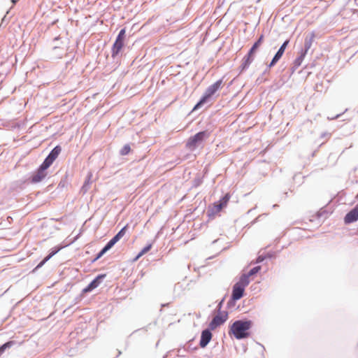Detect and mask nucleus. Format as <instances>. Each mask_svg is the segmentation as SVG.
I'll return each mask as SVG.
<instances>
[{
    "mask_svg": "<svg viewBox=\"0 0 358 358\" xmlns=\"http://www.w3.org/2000/svg\"><path fill=\"white\" fill-rule=\"evenodd\" d=\"M252 325L253 322L250 320H235L229 327V334L233 335L238 340L247 338L250 336V329Z\"/></svg>",
    "mask_w": 358,
    "mask_h": 358,
    "instance_id": "f257e3e1",
    "label": "nucleus"
},
{
    "mask_svg": "<svg viewBox=\"0 0 358 358\" xmlns=\"http://www.w3.org/2000/svg\"><path fill=\"white\" fill-rule=\"evenodd\" d=\"M210 135V132L208 130H203L197 132L188 138L186 143V148L190 151H194L197 148L201 146L207 138H208Z\"/></svg>",
    "mask_w": 358,
    "mask_h": 358,
    "instance_id": "f03ea898",
    "label": "nucleus"
},
{
    "mask_svg": "<svg viewBox=\"0 0 358 358\" xmlns=\"http://www.w3.org/2000/svg\"><path fill=\"white\" fill-rule=\"evenodd\" d=\"M127 225L123 227L96 254V257L92 260L94 263L105 255L109 250H110L115 243H117L125 234Z\"/></svg>",
    "mask_w": 358,
    "mask_h": 358,
    "instance_id": "7ed1b4c3",
    "label": "nucleus"
},
{
    "mask_svg": "<svg viewBox=\"0 0 358 358\" xmlns=\"http://www.w3.org/2000/svg\"><path fill=\"white\" fill-rule=\"evenodd\" d=\"M230 194L227 193L219 201L213 203V207H209L207 210V215L210 219L214 218L215 215L220 213L225 207L230 199Z\"/></svg>",
    "mask_w": 358,
    "mask_h": 358,
    "instance_id": "20e7f679",
    "label": "nucleus"
},
{
    "mask_svg": "<svg viewBox=\"0 0 358 358\" xmlns=\"http://www.w3.org/2000/svg\"><path fill=\"white\" fill-rule=\"evenodd\" d=\"M126 38V29L122 28L119 31L115 42L112 46L111 49V56L113 59H115L117 55L120 53L121 50L124 45V40Z\"/></svg>",
    "mask_w": 358,
    "mask_h": 358,
    "instance_id": "39448f33",
    "label": "nucleus"
},
{
    "mask_svg": "<svg viewBox=\"0 0 358 358\" xmlns=\"http://www.w3.org/2000/svg\"><path fill=\"white\" fill-rule=\"evenodd\" d=\"M48 167L45 164L42 163L38 168L34 171L29 178L31 183L36 184L41 182L48 175Z\"/></svg>",
    "mask_w": 358,
    "mask_h": 358,
    "instance_id": "423d86ee",
    "label": "nucleus"
},
{
    "mask_svg": "<svg viewBox=\"0 0 358 358\" xmlns=\"http://www.w3.org/2000/svg\"><path fill=\"white\" fill-rule=\"evenodd\" d=\"M228 315L227 311L217 312V314L210 322L208 327H209L210 329L215 330L227 320Z\"/></svg>",
    "mask_w": 358,
    "mask_h": 358,
    "instance_id": "0eeeda50",
    "label": "nucleus"
},
{
    "mask_svg": "<svg viewBox=\"0 0 358 358\" xmlns=\"http://www.w3.org/2000/svg\"><path fill=\"white\" fill-rule=\"evenodd\" d=\"M106 274L101 273L96 276L87 287H85L83 290L82 293L85 294L92 292L93 289L99 287V285L102 282L103 279L106 278Z\"/></svg>",
    "mask_w": 358,
    "mask_h": 358,
    "instance_id": "6e6552de",
    "label": "nucleus"
},
{
    "mask_svg": "<svg viewBox=\"0 0 358 358\" xmlns=\"http://www.w3.org/2000/svg\"><path fill=\"white\" fill-rule=\"evenodd\" d=\"M62 152V147L60 145H56L52 150L49 152L48 156L45 157L43 163L45 164L48 167H50L54 161L58 157L59 155Z\"/></svg>",
    "mask_w": 358,
    "mask_h": 358,
    "instance_id": "1a4fd4ad",
    "label": "nucleus"
},
{
    "mask_svg": "<svg viewBox=\"0 0 358 358\" xmlns=\"http://www.w3.org/2000/svg\"><path fill=\"white\" fill-rule=\"evenodd\" d=\"M222 84V79H220L214 83L213 85H210L207 87L204 94H203L205 97H206L208 100L217 92V90L221 87Z\"/></svg>",
    "mask_w": 358,
    "mask_h": 358,
    "instance_id": "9d476101",
    "label": "nucleus"
},
{
    "mask_svg": "<svg viewBox=\"0 0 358 358\" xmlns=\"http://www.w3.org/2000/svg\"><path fill=\"white\" fill-rule=\"evenodd\" d=\"M213 330L210 329L209 327L203 329L201 331L199 346L201 348H206L212 339L213 334L211 333Z\"/></svg>",
    "mask_w": 358,
    "mask_h": 358,
    "instance_id": "9b49d317",
    "label": "nucleus"
},
{
    "mask_svg": "<svg viewBox=\"0 0 358 358\" xmlns=\"http://www.w3.org/2000/svg\"><path fill=\"white\" fill-rule=\"evenodd\" d=\"M358 220V204L351 209L344 217V223L350 224Z\"/></svg>",
    "mask_w": 358,
    "mask_h": 358,
    "instance_id": "f8f14e48",
    "label": "nucleus"
},
{
    "mask_svg": "<svg viewBox=\"0 0 358 358\" xmlns=\"http://www.w3.org/2000/svg\"><path fill=\"white\" fill-rule=\"evenodd\" d=\"M255 56L249 52H248L247 55L244 56V57L242 59V62L238 67L240 73L246 71L249 68L250 65L253 62Z\"/></svg>",
    "mask_w": 358,
    "mask_h": 358,
    "instance_id": "ddd939ff",
    "label": "nucleus"
},
{
    "mask_svg": "<svg viewBox=\"0 0 358 358\" xmlns=\"http://www.w3.org/2000/svg\"><path fill=\"white\" fill-rule=\"evenodd\" d=\"M62 249L59 246H55L50 249L49 254L36 266L35 270L41 268L50 258L55 255Z\"/></svg>",
    "mask_w": 358,
    "mask_h": 358,
    "instance_id": "4468645a",
    "label": "nucleus"
},
{
    "mask_svg": "<svg viewBox=\"0 0 358 358\" xmlns=\"http://www.w3.org/2000/svg\"><path fill=\"white\" fill-rule=\"evenodd\" d=\"M315 37V35L314 32H312L306 36L304 41V46L303 48L301 49V52H304L306 55L307 54L308 51L312 46Z\"/></svg>",
    "mask_w": 358,
    "mask_h": 358,
    "instance_id": "2eb2a0df",
    "label": "nucleus"
},
{
    "mask_svg": "<svg viewBox=\"0 0 358 358\" xmlns=\"http://www.w3.org/2000/svg\"><path fill=\"white\" fill-rule=\"evenodd\" d=\"M245 294V289L241 287L239 285H237L236 284H234L232 287V292H231V296H233L234 299H241Z\"/></svg>",
    "mask_w": 358,
    "mask_h": 358,
    "instance_id": "dca6fc26",
    "label": "nucleus"
},
{
    "mask_svg": "<svg viewBox=\"0 0 358 358\" xmlns=\"http://www.w3.org/2000/svg\"><path fill=\"white\" fill-rule=\"evenodd\" d=\"M306 55L301 51L299 52V55L294 60L292 66L291 67L292 74L301 66Z\"/></svg>",
    "mask_w": 358,
    "mask_h": 358,
    "instance_id": "f3484780",
    "label": "nucleus"
},
{
    "mask_svg": "<svg viewBox=\"0 0 358 358\" xmlns=\"http://www.w3.org/2000/svg\"><path fill=\"white\" fill-rule=\"evenodd\" d=\"M264 40V35L261 34L259 38L253 43L252 47L250 48L248 52L252 55H255L256 52L262 45Z\"/></svg>",
    "mask_w": 358,
    "mask_h": 358,
    "instance_id": "a211bd4d",
    "label": "nucleus"
},
{
    "mask_svg": "<svg viewBox=\"0 0 358 358\" xmlns=\"http://www.w3.org/2000/svg\"><path fill=\"white\" fill-rule=\"evenodd\" d=\"M250 277L248 275L247 273H243V275H241V276L240 277L239 280L238 282H236L235 284H236L237 285H240L241 287L242 286V287H243L244 289H245V287L249 285L250 283Z\"/></svg>",
    "mask_w": 358,
    "mask_h": 358,
    "instance_id": "6ab92c4d",
    "label": "nucleus"
},
{
    "mask_svg": "<svg viewBox=\"0 0 358 358\" xmlns=\"http://www.w3.org/2000/svg\"><path fill=\"white\" fill-rule=\"evenodd\" d=\"M282 55H283L282 53H280V52L277 51L275 52V54L274 55V56L273 57V58H272L271 61L270 62V63L268 64L267 68L270 69V68L274 66L278 62V61L281 59Z\"/></svg>",
    "mask_w": 358,
    "mask_h": 358,
    "instance_id": "aec40b11",
    "label": "nucleus"
},
{
    "mask_svg": "<svg viewBox=\"0 0 358 358\" xmlns=\"http://www.w3.org/2000/svg\"><path fill=\"white\" fill-rule=\"evenodd\" d=\"M209 100L205 97L203 95L200 98L199 101L194 106L192 111L196 110L200 108L202 106H203L206 103H207Z\"/></svg>",
    "mask_w": 358,
    "mask_h": 358,
    "instance_id": "412c9836",
    "label": "nucleus"
},
{
    "mask_svg": "<svg viewBox=\"0 0 358 358\" xmlns=\"http://www.w3.org/2000/svg\"><path fill=\"white\" fill-rule=\"evenodd\" d=\"M152 243H148V245H146L139 252L138 254L137 255V256L136 257L135 259H138L139 257H141V256H143V255H145V253H147L148 251L150 250V249L152 248Z\"/></svg>",
    "mask_w": 358,
    "mask_h": 358,
    "instance_id": "4be33fe9",
    "label": "nucleus"
},
{
    "mask_svg": "<svg viewBox=\"0 0 358 358\" xmlns=\"http://www.w3.org/2000/svg\"><path fill=\"white\" fill-rule=\"evenodd\" d=\"M131 151V147L129 144H125L120 150V154L122 156L127 155Z\"/></svg>",
    "mask_w": 358,
    "mask_h": 358,
    "instance_id": "5701e85b",
    "label": "nucleus"
},
{
    "mask_svg": "<svg viewBox=\"0 0 358 358\" xmlns=\"http://www.w3.org/2000/svg\"><path fill=\"white\" fill-rule=\"evenodd\" d=\"M203 182V178L200 176H197L192 181V187H198Z\"/></svg>",
    "mask_w": 358,
    "mask_h": 358,
    "instance_id": "b1692460",
    "label": "nucleus"
},
{
    "mask_svg": "<svg viewBox=\"0 0 358 358\" xmlns=\"http://www.w3.org/2000/svg\"><path fill=\"white\" fill-rule=\"evenodd\" d=\"M261 268H262L261 266H256L253 267L252 268H251L247 274L249 277H250V276L254 275L257 274V273H259L260 271Z\"/></svg>",
    "mask_w": 358,
    "mask_h": 358,
    "instance_id": "393cba45",
    "label": "nucleus"
},
{
    "mask_svg": "<svg viewBox=\"0 0 358 358\" xmlns=\"http://www.w3.org/2000/svg\"><path fill=\"white\" fill-rule=\"evenodd\" d=\"M238 301V299H234L233 296H231L229 300L228 301L227 303V308L228 309H231L233 308L235 305H236V301Z\"/></svg>",
    "mask_w": 358,
    "mask_h": 358,
    "instance_id": "a878e982",
    "label": "nucleus"
},
{
    "mask_svg": "<svg viewBox=\"0 0 358 358\" xmlns=\"http://www.w3.org/2000/svg\"><path fill=\"white\" fill-rule=\"evenodd\" d=\"M289 43V39H287L285 40L282 44L280 45V47L279 48V49L278 50V52H280V53H282V55L284 54L285 52V50L286 49V48L287 47L288 44Z\"/></svg>",
    "mask_w": 358,
    "mask_h": 358,
    "instance_id": "bb28decb",
    "label": "nucleus"
},
{
    "mask_svg": "<svg viewBox=\"0 0 358 358\" xmlns=\"http://www.w3.org/2000/svg\"><path fill=\"white\" fill-rule=\"evenodd\" d=\"M225 298H226V295L219 301V303L217 306V308H216V310L217 312H223L224 311V310H222V308L223 306Z\"/></svg>",
    "mask_w": 358,
    "mask_h": 358,
    "instance_id": "cd10ccee",
    "label": "nucleus"
},
{
    "mask_svg": "<svg viewBox=\"0 0 358 358\" xmlns=\"http://www.w3.org/2000/svg\"><path fill=\"white\" fill-rule=\"evenodd\" d=\"M92 173H89L85 180L84 185H86L90 187L92 183Z\"/></svg>",
    "mask_w": 358,
    "mask_h": 358,
    "instance_id": "c85d7f7f",
    "label": "nucleus"
},
{
    "mask_svg": "<svg viewBox=\"0 0 358 358\" xmlns=\"http://www.w3.org/2000/svg\"><path fill=\"white\" fill-rule=\"evenodd\" d=\"M266 259H267V256H264V255H259L256 260H255V263L256 264H259V263H262L263 261H264Z\"/></svg>",
    "mask_w": 358,
    "mask_h": 358,
    "instance_id": "c756f323",
    "label": "nucleus"
},
{
    "mask_svg": "<svg viewBox=\"0 0 358 358\" xmlns=\"http://www.w3.org/2000/svg\"><path fill=\"white\" fill-rule=\"evenodd\" d=\"M90 187L86 185H83V186L81 187L80 188V192L83 194H85V193H87V192L88 191Z\"/></svg>",
    "mask_w": 358,
    "mask_h": 358,
    "instance_id": "7c9ffc66",
    "label": "nucleus"
},
{
    "mask_svg": "<svg viewBox=\"0 0 358 358\" xmlns=\"http://www.w3.org/2000/svg\"><path fill=\"white\" fill-rule=\"evenodd\" d=\"M9 13V11H7L6 14L3 16V17L1 20V22L0 24V27L2 26L5 22H7L8 20L7 19V14Z\"/></svg>",
    "mask_w": 358,
    "mask_h": 358,
    "instance_id": "2f4dec72",
    "label": "nucleus"
},
{
    "mask_svg": "<svg viewBox=\"0 0 358 358\" xmlns=\"http://www.w3.org/2000/svg\"><path fill=\"white\" fill-rule=\"evenodd\" d=\"M342 115H343V113H339V114H337L336 115L333 116V117H328L327 118L329 120H336V119L339 118Z\"/></svg>",
    "mask_w": 358,
    "mask_h": 358,
    "instance_id": "473e14b6",
    "label": "nucleus"
},
{
    "mask_svg": "<svg viewBox=\"0 0 358 358\" xmlns=\"http://www.w3.org/2000/svg\"><path fill=\"white\" fill-rule=\"evenodd\" d=\"M265 256H267V258H269V259H271V258H272V257H273V255L269 254V253H268V254H267V255H266Z\"/></svg>",
    "mask_w": 358,
    "mask_h": 358,
    "instance_id": "72a5a7b5",
    "label": "nucleus"
},
{
    "mask_svg": "<svg viewBox=\"0 0 358 358\" xmlns=\"http://www.w3.org/2000/svg\"><path fill=\"white\" fill-rule=\"evenodd\" d=\"M18 0H11L13 4H15Z\"/></svg>",
    "mask_w": 358,
    "mask_h": 358,
    "instance_id": "f704fd0d",
    "label": "nucleus"
},
{
    "mask_svg": "<svg viewBox=\"0 0 358 358\" xmlns=\"http://www.w3.org/2000/svg\"><path fill=\"white\" fill-rule=\"evenodd\" d=\"M168 305H169V303H164V304H162V306L164 307V306H167Z\"/></svg>",
    "mask_w": 358,
    "mask_h": 358,
    "instance_id": "c9c22d12",
    "label": "nucleus"
},
{
    "mask_svg": "<svg viewBox=\"0 0 358 358\" xmlns=\"http://www.w3.org/2000/svg\"><path fill=\"white\" fill-rule=\"evenodd\" d=\"M317 216L320 217H321V216H322V214H321L320 213H319L317 214Z\"/></svg>",
    "mask_w": 358,
    "mask_h": 358,
    "instance_id": "e433bc0d",
    "label": "nucleus"
},
{
    "mask_svg": "<svg viewBox=\"0 0 358 358\" xmlns=\"http://www.w3.org/2000/svg\"><path fill=\"white\" fill-rule=\"evenodd\" d=\"M276 206H278V205H277V204H275V205H273V208H275V207H276Z\"/></svg>",
    "mask_w": 358,
    "mask_h": 358,
    "instance_id": "4c0bfd02",
    "label": "nucleus"
},
{
    "mask_svg": "<svg viewBox=\"0 0 358 358\" xmlns=\"http://www.w3.org/2000/svg\"><path fill=\"white\" fill-rule=\"evenodd\" d=\"M120 354H121V352H120V351H119V352H118V355H117V356L120 355Z\"/></svg>",
    "mask_w": 358,
    "mask_h": 358,
    "instance_id": "58836bf2",
    "label": "nucleus"
},
{
    "mask_svg": "<svg viewBox=\"0 0 358 358\" xmlns=\"http://www.w3.org/2000/svg\"><path fill=\"white\" fill-rule=\"evenodd\" d=\"M357 204H358V203H357Z\"/></svg>",
    "mask_w": 358,
    "mask_h": 358,
    "instance_id": "ea45409f",
    "label": "nucleus"
}]
</instances>
